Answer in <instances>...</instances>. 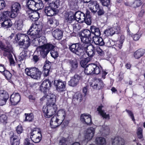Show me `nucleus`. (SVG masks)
I'll use <instances>...</instances> for the list:
<instances>
[{
    "label": "nucleus",
    "instance_id": "nucleus-1",
    "mask_svg": "<svg viewBox=\"0 0 145 145\" xmlns=\"http://www.w3.org/2000/svg\"><path fill=\"white\" fill-rule=\"evenodd\" d=\"M47 98L48 99L47 105L43 107L42 111L45 117L49 118L55 113L57 108L55 104L56 96L55 95L51 94L48 96Z\"/></svg>",
    "mask_w": 145,
    "mask_h": 145
},
{
    "label": "nucleus",
    "instance_id": "nucleus-2",
    "mask_svg": "<svg viewBox=\"0 0 145 145\" xmlns=\"http://www.w3.org/2000/svg\"><path fill=\"white\" fill-rule=\"evenodd\" d=\"M95 126L90 127L87 129L84 134L85 139L81 141L80 143L75 142L71 145H85L88 141L91 140L94 136L95 133ZM67 140L65 138H62L60 140L59 145H67Z\"/></svg>",
    "mask_w": 145,
    "mask_h": 145
},
{
    "label": "nucleus",
    "instance_id": "nucleus-3",
    "mask_svg": "<svg viewBox=\"0 0 145 145\" xmlns=\"http://www.w3.org/2000/svg\"><path fill=\"white\" fill-rule=\"evenodd\" d=\"M42 28L41 25L34 24L32 25L30 28L27 32L28 35L34 38L32 40L33 44L34 46L39 45V40L37 38H39L41 36L40 31Z\"/></svg>",
    "mask_w": 145,
    "mask_h": 145
},
{
    "label": "nucleus",
    "instance_id": "nucleus-4",
    "mask_svg": "<svg viewBox=\"0 0 145 145\" xmlns=\"http://www.w3.org/2000/svg\"><path fill=\"white\" fill-rule=\"evenodd\" d=\"M45 7L44 11L46 14L49 16H53L56 14V9L59 6V0H51L47 1V3L45 0Z\"/></svg>",
    "mask_w": 145,
    "mask_h": 145
},
{
    "label": "nucleus",
    "instance_id": "nucleus-5",
    "mask_svg": "<svg viewBox=\"0 0 145 145\" xmlns=\"http://www.w3.org/2000/svg\"><path fill=\"white\" fill-rule=\"evenodd\" d=\"M15 40L16 42H20V45H24L25 48H28L30 45L29 37L26 35L18 33L15 36Z\"/></svg>",
    "mask_w": 145,
    "mask_h": 145
},
{
    "label": "nucleus",
    "instance_id": "nucleus-6",
    "mask_svg": "<svg viewBox=\"0 0 145 145\" xmlns=\"http://www.w3.org/2000/svg\"><path fill=\"white\" fill-rule=\"evenodd\" d=\"M54 48V46L51 44H47L46 46H39L37 47L35 52H37L38 55H41L45 57L49 52Z\"/></svg>",
    "mask_w": 145,
    "mask_h": 145
},
{
    "label": "nucleus",
    "instance_id": "nucleus-7",
    "mask_svg": "<svg viewBox=\"0 0 145 145\" xmlns=\"http://www.w3.org/2000/svg\"><path fill=\"white\" fill-rule=\"evenodd\" d=\"M91 30L84 29L81 33L80 38L83 43H90L92 40L93 37Z\"/></svg>",
    "mask_w": 145,
    "mask_h": 145
},
{
    "label": "nucleus",
    "instance_id": "nucleus-8",
    "mask_svg": "<svg viewBox=\"0 0 145 145\" xmlns=\"http://www.w3.org/2000/svg\"><path fill=\"white\" fill-rule=\"evenodd\" d=\"M101 69V67H99L95 64H89L85 68L84 72L87 74H98L100 72Z\"/></svg>",
    "mask_w": 145,
    "mask_h": 145
},
{
    "label": "nucleus",
    "instance_id": "nucleus-9",
    "mask_svg": "<svg viewBox=\"0 0 145 145\" xmlns=\"http://www.w3.org/2000/svg\"><path fill=\"white\" fill-rule=\"evenodd\" d=\"M31 139L34 142H39L41 139L42 135L40 130L38 128L32 129L30 132Z\"/></svg>",
    "mask_w": 145,
    "mask_h": 145
},
{
    "label": "nucleus",
    "instance_id": "nucleus-10",
    "mask_svg": "<svg viewBox=\"0 0 145 145\" xmlns=\"http://www.w3.org/2000/svg\"><path fill=\"white\" fill-rule=\"evenodd\" d=\"M82 48L83 52H86L87 54L89 57H92L95 52V47L90 43H83Z\"/></svg>",
    "mask_w": 145,
    "mask_h": 145
},
{
    "label": "nucleus",
    "instance_id": "nucleus-11",
    "mask_svg": "<svg viewBox=\"0 0 145 145\" xmlns=\"http://www.w3.org/2000/svg\"><path fill=\"white\" fill-rule=\"evenodd\" d=\"M6 43V45L2 43L0 41V47L1 49L4 51L3 55L5 56H8L10 55L12 52V47L8 42L5 40Z\"/></svg>",
    "mask_w": 145,
    "mask_h": 145
},
{
    "label": "nucleus",
    "instance_id": "nucleus-12",
    "mask_svg": "<svg viewBox=\"0 0 145 145\" xmlns=\"http://www.w3.org/2000/svg\"><path fill=\"white\" fill-rule=\"evenodd\" d=\"M82 45L83 43L82 44H73L69 46V48L72 52L77 55H81L83 52Z\"/></svg>",
    "mask_w": 145,
    "mask_h": 145
},
{
    "label": "nucleus",
    "instance_id": "nucleus-13",
    "mask_svg": "<svg viewBox=\"0 0 145 145\" xmlns=\"http://www.w3.org/2000/svg\"><path fill=\"white\" fill-rule=\"evenodd\" d=\"M89 85L93 88L97 90L103 88L104 86L103 81L99 79L92 80L89 82Z\"/></svg>",
    "mask_w": 145,
    "mask_h": 145
},
{
    "label": "nucleus",
    "instance_id": "nucleus-14",
    "mask_svg": "<svg viewBox=\"0 0 145 145\" xmlns=\"http://www.w3.org/2000/svg\"><path fill=\"white\" fill-rule=\"evenodd\" d=\"M54 84L56 89L59 91H65L66 89V83L61 80H56L54 81Z\"/></svg>",
    "mask_w": 145,
    "mask_h": 145
},
{
    "label": "nucleus",
    "instance_id": "nucleus-15",
    "mask_svg": "<svg viewBox=\"0 0 145 145\" xmlns=\"http://www.w3.org/2000/svg\"><path fill=\"white\" fill-rule=\"evenodd\" d=\"M8 98V94L6 91L0 90V105H5Z\"/></svg>",
    "mask_w": 145,
    "mask_h": 145
},
{
    "label": "nucleus",
    "instance_id": "nucleus-16",
    "mask_svg": "<svg viewBox=\"0 0 145 145\" xmlns=\"http://www.w3.org/2000/svg\"><path fill=\"white\" fill-rule=\"evenodd\" d=\"M51 82L49 80H44L42 82L40 87V89L45 93L51 87Z\"/></svg>",
    "mask_w": 145,
    "mask_h": 145
},
{
    "label": "nucleus",
    "instance_id": "nucleus-17",
    "mask_svg": "<svg viewBox=\"0 0 145 145\" xmlns=\"http://www.w3.org/2000/svg\"><path fill=\"white\" fill-rule=\"evenodd\" d=\"M20 96L18 93H13L10 97V101L12 105H16L20 101Z\"/></svg>",
    "mask_w": 145,
    "mask_h": 145
},
{
    "label": "nucleus",
    "instance_id": "nucleus-18",
    "mask_svg": "<svg viewBox=\"0 0 145 145\" xmlns=\"http://www.w3.org/2000/svg\"><path fill=\"white\" fill-rule=\"evenodd\" d=\"M21 8L20 4L18 3H13L12 7L11 17H15L17 15V12Z\"/></svg>",
    "mask_w": 145,
    "mask_h": 145
},
{
    "label": "nucleus",
    "instance_id": "nucleus-19",
    "mask_svg": "<svg viewBox=\"0 0 145 145\" xmlns=\"http://www.w3.org/2000/svg\"><path fill=\"white\" fill-rule=\"evenodd\" d=\"M62 122L55 115L51 119L50 124L52 128H55L60 125Z\"/></svg>",
    "mask_w": 145,
    "mask_h": 145
},
{
    "label": "nucleus",
    "instance_id": "nucleus-20",
    "mask_svg": "<svg viewBox=\"0 0 145 145\" xmlns=\"http://www.w3.org/2000/svg\"><path fill=\"white\" fill-rule=\"evenodd\" d=\"M80 120L84 124L88 125H90L92 123L91 116L88 114H82L80 116Z\"/></svg>",
    "mask_w": 145,
    "mask_h": 145
},
{
    "label": "nucleus",
    "instance_id": "nucleus-21",
    "mask_svg": "<svg viewBox=\"0 0 145 145\" xmlns=\"http://www.w3.org/2000/svg\"><path fill=\"white\" fill-rule=\"evenodd\" d=\"M65 21L68 24H72L76 22L74 14L72 12L67 13L65 16Z\"/></svg>",
    "mask_w": 145,
    "mask_h": 145
},
{
    "label": "nucleus",
    "instance_id": "nucleus-22",
    "mask_svg": "<svg viewBox=\"0 0 145 145\" xmlns=\"http://www.w3.org/2000/svg\"><path fill=\"white\" fill-rule=\"evenodd\" d=\"M80 77L77 74H75L72 77L68 82V84L71 86H76L79 82Z\"/></svg>",
    "mask_w": 145,
    "mask_h": 145
},
{
    "label": "nucleus",
    "instance_id": "nucleus-23",
    "mask_svg": "<svg viewBox=\"0 0 145 145\" xmlns=\"http://www.w3.org/2000/svg\"><path fill=\"white\" fill-rule=\"evenodd\" d=\"M88 6L91 12L93 14L97 12L99 7L96 1L90 2L89 3Z\"/></svg>",
    "mask_w": 145,
    "mask_h": 145
},
{
    "label": "nucleus",
    "instance_id": "nucleus-24",
    "mask_svg": "<svg viewBox=\"0 0 145 145\" xmlns=\"http://www.w3.org/2000/svg\"><path fill=\"white\" fill-rule=\"evenodd\" d=\"M103 106L101 105L99 106L97 108V110L99 114L102 116L104 118L109 119L110 116L108 114H106L105 111L102 109Z\"/></svg>",
    "mask_w": 145,
    "mask_h": 145
},
{
    "label": "nucleus",
    "instance_id": "nucleus-25",
    "mask_svg": "<svg viewBox=\"0 0 145 145\" xmlns=\"http://www.w3.org/2000/svg\"><path fill=\"white\" fill-rule=\"evenodd\" d=\"M93 41L96 45L100 46H103L105 44L103 39L101 37H99V36H96L93 37L91 41Z\"/></svg>",
    "mask_w": 145,
    "mask_h": 145
},
{
    "label": "nucleus",
    "instance_id": "nucleus-26",
    "mask_svg": "<svg viewBox=\"0 0 145 145\" xmlns=\"http://www.w3.org/2000/svg\"><path fill=\"white\" fill-rule=\"evenodd\" d=\"M33 71H33L32 75H31V78L36 79L40 78L41 74V72L35 67H33Z\"/></svg>",
    "mask_w": 145,
    "mask_h": 145
},
{
    "label": "nucleus",
    "instance_id": "nucleus-27",
    "mask_svg": "<svg viewBox=\"0 0 145 145\" xmlns=\"http://www.w3.org/2000/svg\"><path fill=\"white\" fill-rule=\"evenodd\" d=\"M56 115L63 122L66 116V113L64 110L60 109L58 111L57 114Z\"/></svg>",
    "mask_w": 145,
    "mask_h": 145
},
{
    "label": "nucleus",
    "instance_id": "nucleus-28",
    "mask_svg": "<svg viewBox=\"0 0 145 145\" xmlns=\"http://www.w3.org/2000/svg\"><path fill=\"white\" fill-rule=\"evenodd\" d=\"M52 34L56 39L60 40L62 37L63 33L61 30L57 29L53 31Z\"/></svg>",
    "mask_w": 145,
    "mask_h": 145
},
{
    "label": "nucleus",
    "instance_id": "nucleus-29",
    "mask_svg": "<svg viewBox=\"0 0 145 145\" xmlns=\"http://www.w3.org/2000/svg\"><path fill=\"white\" fill-rule=\"evenodd\" d=\"M20 137L13 134L10 138V143L12 145H19Z\"/></svg>",
    "mask_w": 145,
    "mask_h": 145
},
{
    "label": "nucleus",
    "instance_id": "nucleus-30",
    "mask_svg": "<svg viewBox=\"0 0 145 145\" xmlns=\"http://www.w3.org/2000/svg\"><path fill=\"white\" fill-rule=\"evenodd\" d=\"M124 144V140L121 137H116L112 142V145H123Z\"/></svg>",
    "mask_w": 145,
    "mask_h": 145
},
{
    "label": "nucleus",
    "instance_id": "nucleus-31",
    "mask_svg": "<svg viewBox=\"0 0 145 145\" xmlns=\"http://www.w3.org/2000/svg\"><path fill=\"white\" fill-rule=\"evenodd\" d=\"M1 24V27L4 29H7L10 27L12 25L11 20L9 19L5 20Z\"/></svg>",
    "mask_w": 145,
    "mask_h": 145
},
{
    "label": "nucleus",
    "instance_id": "nucleus-32",
    "mask_svg": "<svg viewBox=\"0 0 145 145\" xmlns=\"http://www.w3.org/2000/svg\"><path fill=\"white\" fill-rule=\"evenodd\" d=\"M145 53V50L144 49H139L137 50L134 53V57L136 59H138L142 56Z\"/></svg>",
    "mask_w": 145,
    "mask_h": 145
},
{
    "label": "nucleus",
    "instance_id": "nucleus-33",
    "mask_svg": "<svg viewBox=\"0 0 145 145\" xmlns=\"http://www.w3.org/2000/svg\"><path fill=\"white\" fill-rule=\"evenodd\" d=\"M48 23L50 24V26L52 27H56L59 24L58 20L55 18H50L48 21Z\"/></svg>",
    "mask_w": 145,
    "mask_h": 145
},
{
    "label": "nucleus",
    "instance_id": "nucleus-34",
    "mask_svg": "<svg viewBox=\"0 0 145 145\" xmlns=\"http://www.w3.org/2000/svg\"><path fill=\"white\" fill-rule=\"evenodd\" d=\"M90 30L91 33L93 34L92 35H94V36L100 35V32L98 28L94 26H91L90 27Z\"/></svg>",
    "mask_w": 145,
    "mask_h": 145
},
{
    "label": "nucleus",
    "instance_id": "nucleus-35",
    "mask_svg": "<svg viewBox=\"0 0 145 145\" xmlns=\"http://www.w3.org/2000/svg\"><path fill=\"white\" fill-rule=\"evenodd\" d=\"M36 1V0H28L27 2V8L35 10Z\"/></svg>",
    "mask_w": 145,
    "mask_h": 145
},
{
    "label": "nucleus",
    "instance_id": "nucleus-36",
    "mask_svg": "<svg viewBox=\"0 0 145 145\" xmlns=\"http://www.w3.org/2000/svg\"><path fill=\"white\" fill-rule=\"evenodd\" d=\"M31 15L29 16V18L32 20L36 21L39 18L40 14L37 11H34L33 12L31 13Z\"/></svg>",
    "mask_w": 145,
    "mask_h": 145
},
{
    "label": "nucleus",
    "instance_id": "nucleus-37",
    "mask_svg": "<svg viewBox=\"0 0 145 145\" xmlns=\"http://www.w3.org/2000/svg\"><path fill=\"white\" fill-rule=\"evenodd\" d=\"M105 34L107 36H112L115 34L112 27H108L105 31Z\"/></svg>",
    "mask_w": 145,
    "mask_h": 145
},
{
    "label": "nucleus",
    "instance_id": "nucleus-38",
    "mask_svg": "<svg viewBox=\"0 0 145 145\" xmlns=\"http://www.w3.org/2000/svg\"><path fill=\"white\" fill-rule=\"evenodd\" d=\"M44 7L43 2L41 0H39L38 2L35 3V10L36 11L42 9Z\"/></svg>",
    "mask_w": 145,
    "mask_h": 145
},
{
    "label": "nucleus",
    "instance_id": "nucleus-39",
    "mask_svg": "<svg viewBox=\"0 0 145 145\" xmlns=\"http://www.w3.org/2000/svg\"><path fill=\"white\" fill-rule=\"evenodd\" d=\"M96 143L98 145H104L105 144V139L102 137H97L96 139Z\"/></svg>",
    "mask_w": 145,
    "mask_h": 145
},
{
    "label": "nucleus",
    "instance_id": "nucleus-40",
    "mask_svg": "<svg viewBox=\"0 0 145 145\" xmlns=\"http://www.w3.org/2000/svg\"><path fill=\"white\" fill-rule=\"evenodd\" d=\"M0 14L3 20L8 19L9 17L12 18L11 16V14H10V12L8 11H4Z\"/></svg>",
    "mask_w": 145,
    "mask_h": 145
},
{
    "label": "nucleus",
    "instance_id": "nucleus-41",
    "mask_svg": "<svg viewBox=\"0 0 145 145\" xmlns=\"http://www.w3.org/2000/svg\"><path fill=\"white\" fill-rule=\"evenodd\" d=\"M128 5L133 8H136L140 6L142 4L141 1L140 0H137L135 1L134 3H129Z\"/></svg>",
    "mask_w": 145,
    "mask_h": 145
},
{
    "label": "nucleus",
    "instance_id": "nucleus-42",
    "mask_svg": "<svg viewBox=\"0 0 145 145\" xmlns=\"http://www.w3.org/2000/svg\"><path fill=\"white\" fill-rule=\"evenodd\" d=\"M25 121L27 122H30L32 121L33 119L34 116L33 114L32 113H25Z\"/></svg>",
    "mask_w": 145,
    "mask_h": 145
},
{
    "label": "nucleus",
    "instance_id": "nucleus-43",
    "mask_svg": "<svg viewBox=\"0 0 145 145\" xmlns=\"http://www.w3.org/2000/svg\"><path fill=\"white\" fill-rule=\"evenodd\" d=\"M73 99L74 101H76L78 102H80L82 99L81 94L80 93H77L74 94Z\"/></svg>",
    "mask_w": 145,
    "mask_h": 145
},
{
    "label": "nucleus",
    "instance_id": "nucleus-44",
    "mask_svg": "<svg viewBox=\"0 0 145 145\" xmlns=\"http://www.w3.org/2000/svg\"><path fill=\"white\" fill-rule=\"evenodd\" d=\"M39 46H46L47 40L46 39L45 37L44 36L42 37L41 38L39 39Z\"/></svg>",
    "mask_w": 145,
    "mask_h": 145
},
{
    "label": "nucleus",
    "instance_id": "nucleus-45",
    "mask_svg": "<svg viewBox=\"0 0 145 145\" xmlns=\"http://www.w3.org/2000/svg\"><path fill=\"white\" fill-rule=\"evenodd\" d=\"M22 23L23 22L22 20H19L17 21L15 23V27L18 30H21L23 26Z\"/></svg>",
    "mask_w": 145,
    "mask_h": 145
},
{
    "label": "nucleus",
    "instance_id": "nucleus-46",
    "mask_svg": "<svg viewBox=\"0 0 145 145\" xmlns=\"http://www.w3.org/2000/svg\"><path fill=\"white\" fill-rule=\"evenodd\" d=\"M70 63L72 70H74L77 68L78 67V63L76 60H72L70 61Z\"/></svg>",
    "mask_w": 145,
    "mask_h": 145
},
{
    "label": "nucleus",
    "instance_id": "nucleus-47",
    "mask_svg": "<svg viewBox=\"0 0 145 145\" xmlns=\"http://www.w3.org/2000/svg\"><path fill=\"white\" fill-rule=\"evenodd\" d=\"M50 68V66L48 64H45L44 67V72L45 76H47L49 74V69Z\"/></svg>",
    "mask_w": 145,
    "mask_h": 145
},
{
    "label": "nucleus",
    "instance_id": "nucleus-48",
    "mask_svg": "<svg viewBox=\"0 0 145 145\" xmlns=\"http://www.w3.org/2000/svg\"><path fill=\"white\" fill-rule=\"evenodd\" d=\"M27 56V53L25 51L22 52L18 57L19 61H21L25 59Z\"/></svg>",
    "mask_w": 145,
    "mask_h": 145
},
{
    "label": "nucleus",
    "instance_id": "nucleus-49",
    "mask_svg": "<svg viewBox=\"0 0 145 145\" xmlns=\"http://www.w3.org/2000/svg\"><path fill=\"white\" fill-rule=\"evenodd\" d=\"M112 28H113L114 31L115 32V34H118L119 33L120 31V25L117 24H114Z\"/></svg>",
    "mask_w": 145,
    "mask_h": 145
},
{
    "label": "nucleus",
    "instance_id": "nucleus-50",
    "mask_svg": "<svg viewBox=\"0 0 145 145\" xmlns=\"http://www.w3.org/2000/svg\"><path fill=\"white\" fill-rule=\"evenodd\" d=\"M33 67L30 68H26L25 70V73L28 76H29L31 77V75H32L33 71Z\"/></svg>",
    "mask_w": 145,
    "mask_h": 145
},
{
    "label": "nucleus",
    "instance_id": "nucleus-51",
    "mask_svg": "<svg viewBox=\"0 0 145 145\" xmlns=\"http://www.w3.org/2000/svg\"><path fill=\"white\" fill-rule=\"evenodd\" d=\"M82 13V12H81L78 11L76 12L75 14H74V17L76 20V21L78 22L79 18H80Z\"/></svg>",
    "mask_w": 145,
    "mask_h": 145
},
{
    "label": "nucleus",
    "instance_id": "nucleus-52",
    "mask_svg": "<svg viewBox=\"0 0 145 145\" xmlns=\"http://www.w3.org/2000/svg\"><path fill=\"white\" fill-rule=\"evenodd\" d=\"M0 121L3 123H7V117L5 115L2 114L0 115Z\"/></svg>",
    "mask_w": 145,
    "mask_h": 145
},
{
    "label": "nucleus",
    "instance_id": "nucleus-53",
    "mask_svg": "<svg viewBox=\"0 0 145 145\" xmlns=\"http://www.w3.org/2000/svg\"><path fill=\"white\" fill-rule=\"evenodd\" d=\"M5 78L7 79H10L12 77V74L10 72L7 70L4 71L3 73Z\"/></svg>",
    "mask_w": 145,
    "mask_h": 145
},
{
    "label": "nucleus",
    "instance_id": "nucleus-54",
    "mask_svg": "<svg viewBox=\"0 0 145 145\" xmlns=\"http://www.w3.org/2000/svg\"><path fill=\"white\" fill-rule=\"evenodd\" d=\"M122 45V44L121 43L117 41L116 42V44H114V46L113 48H114L116 50H118L121 48Z\"/></svg>",
    "mask_w": 145,
    "mask_h": 145
},
{
    "label": "nucleus",
    "instance_id": "nucleus-55",
    "mask_svg": "<svg viewBox=\"0 0 145 145\" xmlns=\"http://www.w3.org/2000/svg\"><path fill=\"white\" fill-rule=\"evenodd\" d=\"M114 44L115 42L112 40H108L106 42V45L108 47H112L113 48Z\"/></svg>",
    "mask_w": 145,
    "mask_h": 145
},
{
    "label": "nucleus",
    "instance_id": "nucleus-56",
    "mask_svg": "<svg viewBox=\"0 0 145 145\" xmlns=\"http://www.w3.org/2000/svg\"><path fill=\"white\" fill-rule=\"evenodd\" d=\"M103 6L108 7L110 5V0H100Z\"/></svg>",
    "mask_w": 145,
    "mask_h": 145
},
{
    "label": "nucleus",
    "instance_id": "nucleus-57",
    "mask_svg": "<svg viewBox=\"0 0 145 145\" xmlns=\"http://www.w3.org/2000/svg\"><path fill=\"white\" fill-rule=\"evenodd\" d=\"M142 129L139 127L138 128L137 133L138 137L140 139L142 138L143 137L142 135Z\"/></svg>",
    "mask_w": 145,
    "mask_h": 145
},
{
    "label": "nucleus",
    "instance_id": "nucleus-58",
    "mask_svg": "<svg viewBox=\"0 0 145 145\" xmlns=\"http://www.w3.org/2000/svg\"><path fill=\"white\" fill-rule=\"evenodd\" d=\"M50 54L52 57L55 58L58 56V53L57 51L52 50L51 51Z\"/></svg>",
    "mask_w": 145,
    "mask_h": 145
},
{
    "label": "nucleus",
    "instance_id": "nucleus-59",
    "mask_svg": "<svg viewBox=\"0 0 145 145\" xmlns=\"http://www.w3.org/2000/svg\"><path fill=\"white\" fill-rule=\"evenodd\" d=\"M23 128L21 125H19L16 129V131L18 134H20L22 133L23 131Z\"/></svg>",
    "mask_w": 145,
    "mask_h": 145
},
{
    "label": "nucleus",
    "instance_id": "nucleus-60",
    "mask_svg": "<svg viewBox=\"0 0 145 145\" xmlns=\"http://www.w3.org/2000/svg\"><path fill=\"white\" fill-rule=\"evenodd\" d=\"M72 24L73 26V27L74 30L76 31L77 30H79L80 29V26H79V24L78 23H75Z\"/></svg>",
    "mask_w": 145,
    "mask_h": 145
},
{
    "label": "nucleus",
    "instance_id": "nucleus-61",
    "mask_svg": "<svg viewBox=\"0 0 145 145\" xmlns=\"http://www.w3.org/2000/svg\"><path fill=\"white\" fill-rule=\"evenodd\" d=\"M85 14L82 13L81 16L78 22L80 23H83L85 21Z\"/></svg>",
    "mask_w": 145,
    "mask_h": 145
},
{
    "label": "nucleus",
    "instance_id": "nucleus-62",
    "mask_svg": "<svg viewBox=\"0 0 145 145\" xmlns=\"http://www.w3.org/2000/svg\"><path fill=\"white\" fill-rule=\"evenodd\" d=\"M84 22H85V23L88 25H89L91 24V17H85V21Z\"/></svg>",
    "mask_w": 145,
    "mask_h": 145
},
{
    "label": "nucleus",
    "instance_id": "nucleus-63",
    "mask_svg": "<svg viewBox=\"0 0 145 145\" xmlns=\"http://www.w3.org/2000/svg\"><path fill=\"white\" fill-rule=\"evenodd\" d=\"M142 34L140 33H137L134 35L133 37V39L135 41H137L139 40L141 37Z\"/></svg>",
    "mask_w": 145,
    "mask_h": 145
},
{
    "label": "nucleus",
    "instance_id": "nucleus-64",
    "mask_svg": "<svg viewBox=\"0 0 145 145\" xmlns=\"http://www.w3.org/2000/svg\"><path fill=\"white\" fill-rule=\"evenodd\" d=\"M6 4L4 0H0V10L5 7Z\"/></svg>",
    "mask_w": 145,
    "mask_h": 145
}]
</instances>
